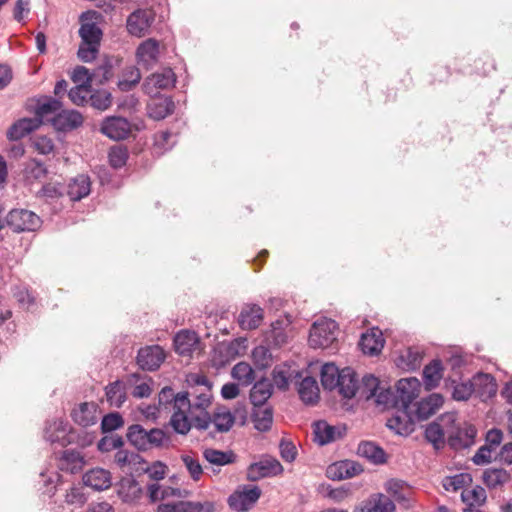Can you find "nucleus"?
Segmentation results:
<instances>
[{
  "mask_svg": "<svg viewBox=\"0 0 512 512\" xmlns=\"http://www.w3.org/2000/svg\"><path fill=\"white\" fill-rule=\"evenodd\" d=\"M193 381L202 386L201 391L181 392L174 397V413L170 424L175 432L185 435L192 425L199 430H206L211 424L207 409L211 405L212 394L204 376H196Z\"/></svg>",
  "mask_w": 512,
  "mask_h": 512,
  "instance_id": "nucleus-1",
  "label": "nucleus"
},
{
  "mask_svg": "<svg viewBox=\"0 0 512 512\" xmlns=\"http://www.w3.org/2000/svg\"><path fill=\"white\" fill-rule=\"evenodd\" d=\"M337 328V323L332 319H318L310 329L309 345L314 349L330 347L337 339Z\"/></svg>",
  "mask_w": 512,
  "mask_h": 512,
  "instance_id": "nucleus-2",
  "label": "nucleus"
},
{
  "mask_svg": "<svg viewBox=\"0 0 512 512\" xmlns=\"http://www.w3.org/2000/svg\"><path fill=\"white\" fill-rule=\"evenodd\" d=\"M176 75L171 68H164L147 77L143 83V90L151 97H156L160 90L174 87Z\"/></svg>",
  "mask_w": 512,
  "mask_h": 512,
  "instance_id": "nucleus-3",
  "label": "nucleus"
},
{
  "mask_svg": "<svg viewBox=\"0 0 512 512\" xmlns=\"http://www.w3.org/2000/svg\"><path fill=\"white\" fill-rule=\"evenodd\" d=\"M155 20V14L149 9H137L127 18V30L135 37H144L149 34Z\"/></svg>",
  "mask_w": 512,
  "mask_h": 512,
  "instance_id": "nucleus-4",
  "label": "nucleus"
},
{
  "mask_svg": "<svg viewBox=\"0 0 512 512\" xmlns=\"http://www.w3.org/2000/svg\"><path fill=\"white\" fill-rule=\"evenodd\" d=\"M421 383L417 378H403L396 384V398L399 408L412 409V402L418 397Z\"/></svg>",
  "mask_w": 512,
  "mask_h": 512,
  "instance_id": "nucleus-5",
  "label": "nucleus"
},
{
  "mask_svg": "<svg viewBox=\"0 0 512 512\" xmlns=\"http://www.w3.org/2000/svg\"><path fill=\"white\" fill-rule=\"evenodd\" d=\"M261 490L257 486L243 487L237 490L228 498L230 508L237 512H245L249 510L260 498Z\"/></svg>",
  "mask_w": 512,
  "mask_h": 512,
  "instance_id": "nucleus-6",
  "label": "nucleus"
},
{
  "mask_svg": "<svg viewBox=\"0 0 512 512\" xmlns=\"http://www.w3.org/2000/svg\"><path fill=\"white\" fill-rule=\"evenodd\" d=\"M61 107L62 103L58 99L52 97L38 99L34 107V130L41 124H51Z\"/></svg>",
  "mask_w": 512,
  "mask_h": 512,
  "instance_id": "nucleus-7",
  "label": "nucleus"
},
{
  "mask_svg": "<svg viewBox=\"0 0 512 512\" xmlns=\"http://www.w3.org/2000/svg\"><path fill=\"white\" fill-rule=\"evenodd\" d=\"M215 504L211 501H176L160 503L157 512H214Z\"/></svg>",
  "mask_w": 512,
  "mask_h": 512,
  "instance_id": "nucleus-8",
  "label": "nucleus"
},
{
  "mask_svg": "<svg viewBox=\"0 0 512 512\" xmlns=\"http://www.w3.org/2000/svg\"><path fill=\"white\" fill-rule=\"evenodd\" d=\"M396 413L387 420V427L399 435H409L414 431L415 418L412 409L396 408Z\"/></svg>",
  "mask_w": 512,
  "mask_h": 512,
  "instance_id": "nucleus-9",
  "label": "nucleus"
},
{
  "mask_svg": "<svg viewBox=\"0 0 512 512\" xmlns=\"http://www.w3.org/2000/svg\"><path fill=\"white\" fill-rule=\"evenodd\" d=\"M165 360V352L159 345L141 348L137 354V364L143 370H157Z\"/></svg>",
  "mask_w": 512,
  "mask_h": 512,
  "instance_id": "nucleus-10",
  "label": "nucleus"
},
{
  "mask_svg": "<svg viewBox=\"0 0 512 512\" xmlns=\"http://www.w3.org/2000/svg\"><path fill=\"white\" fill-rule=\"evenodd\" d=\"M283 472V467L276 459H264L249 466L247 477L249 480L257 481L261 478L276 476Z\"/></svg>",
  "mask_w": 512,
  "mask_h": 512,
  "instance_id": "nucleus-11",
  "label": "nucleus"
},
{
  "mask_svg": "<svg viewBox=\"0 0 512 512\" xmlns=\"http://www.w3.org/2000/svg\"><path fill=\"white\" fill-rule=\"evenodd\" d=\"M82 114L76 110H59L52 119L51 125L60 132H68L77 129L83 124Z\"/></svg>",
  "mask_w": 512,
  "mask_h": 512,
  "instance_id": "nucleus-12",
  "label": "nucleus"
},
{
  "mask_svg": "<svg viewBox=\"0 0 512 512\" xmlns=\"http://www.w3.org/2000/svg\"><path fill=\"white\" fill-rule=\"evenodd\" d=\"M264 317L263 309L257 304H245L238 315V324L243 330L258 328Z\"/></svg>",
  "mask_w": 512,
  "mask_h": 512,
  "instance_id": "nucleus-13",
  "label": "nucleus"
},
{
  "mask_svg": "<svg viewBox=\"0 0 512 512\" xmlns=\"http://www.w3.org/2000/svg\"><path fill=\"white\" fill-rule=\"evenodd\" d=\"M130 131V123L123 117H109L101 125V132L113 140L125 139Z\"/></svg>",
  "mask_w": 512,
  "mask_h": 512,
  "instance_id": "nucleus-14",
  "label": "nucleus"
},
{
  "mask_svg": "<svg viewBox=\"0 0 512 512\" xmlns=\"http://www.w3.org/2000/svg\"><path fill=\"white\" fill-rule=\"evenodd\" d=\"M313 440L323 446L336 441L343 435V430L339 426H333L326 421H317L313 424Z\"/></svg>",
  "mask_w": 512,
  "mask_h": 512,
  "instance_id": "nucleus-15",
  "label": "nucleus"
},
{
  "mask_svg": "<svg viewBox=\"0 0 512 512\" xmlns=\"http://www.w3.org/2000/svg\"><path fill=\"white\" fill-rule=\"evenodd\" d=\"M444 399L443 396L439 393H432L426 398H423L419 401L415 406L416 409L413 410L415 418L418 421L426 420L432 415H434L443 405Z\"/></svg>",
  "mask_w": 512,
  "mask_h": 512,
  "instance_id": "nucleus-16",
  "label": "nucleus"
},
{
  "mask_svg": "<svg viewBox=\"0 0 512 512\" xmlns=\"http://www.w3.org/2000/svg\"><path fill=\"white\" fill-rule=\"evenodd\" d=\"M83 483L95 491H103L111 487L112 476L108 470L97 467L83 475Z\"/></svg>",
  "mask_w": 512,
  "mask_h": 512,
  "instance_id": "nucleus-17",
  "label": "nucleus"
},
{
  "mask_svg": "<svg viewBox=\"0 0 512 512\" xmlns=\"http://www.w3.org/2000/svg\"><path fill=\"white\" fill-rule=\"evenodd\" d=\"M71 417L80 426L94 425L98 420V406L94 402L80 403L72 410Z\"/></svg>",
  "mask_w": 512,
  "mask_h": 512,
  "instance_id": "nucleus-18",
  "label": "nucleus"
},
{
  "mask_svg": "<svg viewBox=\"0 0 512 512\" xmlns=\"http://www.w3.org/2000/svg\"><path fill=\"white\" fill-rule=\"evenodd\" d=\"M362 472V467L353 461H340L327 468V476L333 480L352 478Z\"/></svg>",
  "mask_w": 512,
  "mask_h": 512,
  "instance_id": "nucleus-19",
  "label": "nucleus"
},
{
  "mask_svg": "<svg viewBox=\"0 0 512 512\" xmlns=\"http://www.w3.org/2000/svg\"><path fill=\"white\" fill-rule=\"evenodd\" d=\"M474 393L482 400H487L496 395L497 384L495 379L486 373H478L472 378Z\"/></svg>",
  "mask_w": 512,
  "mask_h": 512,
  "instance_id": "nucleus-20",
  "label": "nucleus"
},
{
  "mask_svg": "<svg viewBox=\"0 0 512 512\" xmlns=\"http://www.w3.org/2000/svg\"><path fill=\"white\" fill-rule=\"evenodd\" d=\"M69 430L68 422L62 419H55L46 424L44 438L51 443H59L64 446L68 442L67 435Z\"/></svg>",
  "mask_w": 512,
  "mask_h": 512,
  "instance_id": "nucleus-21",
  "label": "nucleus"
},
{
  "mask_svg": "<svg viewBox=\"0 0 512 512\" xmlns=\"http://www.w3.org/2000/svg\"><path fill=\"white\" fill-rule=\"evenodd\" d=\"M159 55V43L154 39H147L137 48L138 63L149 69L155 65Z\"/></svg>",
  "mask_w": 512,
  "mask_h": 512,
  "instance_id": "nucleus-22",
  "label": "nucleus"
},
{
  "mask_svg": "<svg viewBox=\"0 0 512 512\" xmlns=\"http://www.w3.org/2000/svg\"><path fill=\"white\" fill-rule=\"evenodd\" d=\"M7 225L16 233L31 231L32 211L13 209L6 217Z\"/></svg>",
  "mask_w": 512,
  "mask_h": 512,
  "instance_id": "nucleus-23",
  "label": "nucleus"
},
{
  "mask_svg": "<svg viewBox=\"0 0 512 512\" xmlns=\"http://www.w3.org/2000/svg\"><path fill=\"white\" fill-rule=\"evenodd\" d=\"M199 338L195 332L182 330L174 337L175 351L182 356H190L195 350Z\"/></svg>",
  "mask_w": 512,
  "mask_h": 512,
  "instance_id": "nucleus-24",
  "label": "nucleus"
},
{
  "mask_svg": "<svg viewBox=\"0 0 512 512\" xmlns=\"http://www.w3.org/2000/svg\"><path fill=\"white\" fill-rule=\"evenodd\" d=\"M88 16L89 12H86L83 13L80 17L81 26L79 29V35L81 37V42L92 45H100L102 31L96 23L87 21Z\"/></svg>",
  "mask_w": 512,
  "mask_h": 512,
  "instance_id": "nucleus-25",
  "label": "nucleus"
},
{
  "mask_svg": "<svg viewBox=\"0 0 512 512\" xmlns=\"http://www.w3.org/2000/svg\"><path fill=\"white\" fill-rule=\"evenodd\" d=\"M91 181L88 175L80 174L68 183L67 195L72 201H79L89 195Z\"/></svg>",
  "mask_w": 512,
  "mask_h": 512,
  "instance_id": "nucleus-26",
  "label": "nucleus"
},
{
  "mask_svg": "<svg viewBox=\"0 0 512 512\" xmlns=\"http://www.w3.org/2000/svg\"><path fill=\"white\" fill-rule=\"evenodd\" d=\"M359 346L365 354H378L384 346L382 332L377 328H373L370 332L362 334Z\"/></svg>",
  "mask_w": 512,
  "mask_h": 512,
  "instance_id": "nucleus-27",
  "label": "nucleus"
},
{
  "mask_svg": "<svg viewBox=\"0 0 512 512\" xmlns=\"http://www.w3.org/2000/svg\"><path fill=\"white\" fill-rule=\"evenodd\" d=\"M58 465L61 470L73 474L80 471L84 467L85 460L79 451L68 449L62 452Z\"/></svg>",
  "mask_w": 512,
  "mask_h": 512,
  "instance_id": "nucleus-28",
  "label": "nucleus"
},
{
  "mask_svg": "<svg viewBox=\"0 0 512 512\" xmlns=\"http://www.w3.org/2000/svg\"><path fill=\"white\" fill-rule=\"evenodd\" d=\"M394 502L384 494H374L357 512H394Z\"/></svg>",
  "mask_w": 512,
  "mask_h": 512,
  "instance_id": "nucleus-29",
  "label": "nucleus"
},
{
  "mask_svg": "<svg viewBox=\"0 0 512 512\" xmlns=\"http://www.w3.org/2000/svg\"><path fill=\"white\" fill-rule=\"evenodd\" d=\"M126 385L127 382L116 380L105 387L106 399L110 406L120 408L126 402Z\"/></svg>",
  "mask_w": 512,
  "mask_h": 512,
  "instance_id": "nucleus-30",
  "label": "nucleus"
},
{
  "mask_svg": "<svg viewBox=\"0 0 512 512\" xmlns=\"http://www.w3.org/2000/svg\"><path fill=\"white\" fill-rule=\"evenodd\" d=\"M290 333V321L287 318L278 319L271 324V329L267 335L275 346H281L288 340Z\"/></svg>",
  "mask_w": 512,
  "mask_h": 512,
  "instance_id": "nucleus-31",
  "label": "nucleus"
},
{
  "mask_svg": "<svg viewBox=\"0 0 512 512\" xmlns=\"http://www.w3.org/2000/svg\"><path fill=\"white\" fill-rule=\"evenodd\" d=\"M336 388L344 398L351 399L355 396L359 388L357 387L355 372L351 368L342 369V376Z\"/></svg>",
  "mask_w": 512,
  "mask_h": 512,
  "instance_id": "nucleus-32",
  "label": "nucleus"
},
{
  "mask_svg": "<svg viewBox=\"0 0 512 512\" xmlns=\"http://www.w3.org/2000/svg\"><path fill=\"white\" fill-rule=\"evenodd\" d=\"M510 480V474L503 468H488L482 474V481L489 489L503 486Z\"/></svg>",
  "mask_w": 512,
  "mask_h": 512,
  "instance_id": "nucleus-33",
  "label": "nucleus"
},
{
  "mask_svg": "<svg viewBox=\"0 0 512 512\" xmlns=\"http://www.w3.org/2000/svg\"><path fill=\"white\" fill-rule=\"evenodd\" d=\"M204 459L213 466H225L235 462L236 455L233 451H221L214 448H206L203 451Z\"/></svg>",
  "mask_w": 512,
  "mask_h": 512,
  "instance_id": "nucleus-34",
  "label": "nucleus"
},
{
  "mask_svg": "<svg viewBox=\"0 0 512 512\" xmlns=\"http://www.w3.org/2000/svg\"><path fill=\"white\" fill-rule=\"evenodd\" d=\"M357 453L360 457L366 458L375 464H382L385 462V452L381 447L373 442H361L358 445Z\"/></svg>",
  "mask_w": 512,
  "mask_h": 512,
  "instance_id": "nucleus-35",
  "label": "nucleus"
},
{
  "mask_svg": "<svg viewBox=\"0 0 512 512\" xmlns=\"http://www.w3.org/2000/svg\"><path fill=\"white\" fill-rule=\"evenodd\" d=\"M272 384L269 380L263 379L254 384L250 392V400L252 404L263 406L272 394Z\"/></svg>",
  "mask_w": 512,
  "mask_h": 512,
  "instance_id": "nucleus-36",
  "label": "nucleus"
},
{
  "mask_svg": "<svg viewBox=\"0 0 512 512\" xmlns=\"http://www.w3.org/2000/svg\"><path fill=\"white\" fill-rule=\"evenodd\" d=\"M298 393L301 400L306 404H314L319 397V388L313 377H305L299 384Z\"/></svg>",
  "mask_w": 512,
  "mask_h": 512,
  "instance_id": "nucleus-37",
  "label": "nucleus"
},
{
  "mask_svg": "<svg viewBox=\"0 0 512 512\" xmlns=\"http://www.w3.org/2000/svg\"><path fill=\"white\" fill-rule=\"evenodd\" d=\"M254 428L260 432L270 430L273 423V412L269 407L257 406L252 414Z\"/></svg>",
  "mask_w": 512,
  "mask_h": 512,
  "instance_id": "nucleus-38",
  "label": "nucleus"
},
{
  "mask_svg": "<svg viewBox=\"0 0 512 512\" xmlns=\"http://www.w3.org/2000/svg\"><path fill=\"white\" fill-rule=\"evenodd\" d=\"M235 422V418L226 407L217 408L211 416V423L214 424L218 432H228Z\"/></svg>",
  "mask_w": 512,
  "mask_h": 512,
  "instance_id": "nucleus-39",
  "label": "nucleus"
},
{
  "mask_svg": "<svg viewBox=\"0 0 512 512\" xmlns=\"http://www.w3.org/2000/svg\"><path fill=\"white\" fill-rule=\"evenodd\" d=\"M148 115L154 120H162L174 110V103L170 98L153 100L148 104Z\"/></svg>",
  "mask_w": 512,
  "mask_h": 512,
  "instance_id": "nucleus-40",
  "label": "nucleus"
},
{
  "mask_svg": "<svg viewBox=\"0 0 512 512\" xmlns=\"http://www.w3.org/2000/svg\"><path fill=\"white\" fill-rule=\"evenodd\" d=\"M151 379L142 380V376L137 373L130 374L127 377V384L134 385L132 396L137 399L147 398L152 393Z\"/></svg>",
  "mask_w": 512,
  "mask_h": 512,
  "instance_id": "nucleus-41",
  "label": "nucleus"
},
{
  "mask_svg": "<svg viewBox=\"0 0 512 512\" xmlns=\"http://www.w3.org/2000/svg\"><path fill=\"white\" fill-rule=\"evenodd\" d=\"M442 364L439 360H433L423 370L424 384L427 390H431L438 386L442 378Z\"/></svg>",
  "mask_w": 512,
  "mask_h": 512,
  "instance_id": "nucleus-42",
  "label": "nucleus"
},
{
  "mask_svg": "<svg viewBox=\"0 0 512 512\" xmlns=\"http://www.w3.org/2000/svg\"><path fill=\"white\" fill-rule=\"evenodd\" d=\"M341 376L342 370H339L333 363H326L322 366L321 383L325 389H336Z\"/></svg>",
  "mask_w": 512,
  "mask_h": 512,
  "instance_id": "nucleus-43",
  "label": "nucleus"
},
{
  "mask_svg": "<svg viewBox=\"0 0 512 512\" xmlns=\"http://www.w3.org/2000/svg\"><path fill=\"white\" fill-rule=\"evenodd\" d=\"M30 133H32V118L25 117L14 122L7 130L6 136L9 141H18Z\"/></svg>",
  "mask_w": 512,
  "mask_h": 512,
  "instance_id": "nucleus-44",
  "label": "nucleus"
},
{
  "mask_svg": "<svg viewBox=\"0 0 512 512\" xmlns=\"http://www.w3.org/2000/svg\"><path fill=\"white\" fill-rule=\"evenodd\" d=\"M385 490L397 501H406L410 494L409 485L398 479H390L386 481Z\"/></svg>",
  "mask_w": 512,
  "mask_h": 512,
  "instance_id": "nucleus-45",
  "label": "nucleus"
},
{
  "mask_svg": "<svg viewBox=\"0 0 512 512\" xmlns=\"http://www.w3.org/2000/svg\"><path fill=\"white\" fill-rule=\"evenodd\" d=\"M461 499L469 506H483L486 503L487 494L483 487L475 486L472 489L463 490Z\"/></svg>",
  "mask_w": 512,
  "mask_h": 512,
  "instance_id": "nucleus-46",
  "label": "nucleus"
},
{
  "mask_svg": "<svg viewBox=\"0 0 512 512\" xmlns=\"http://www.w3.org/2000/svg\"><path fill=\"white\" fill-rule=\"evenodd\" d=\"M232 377L236 379L241 385L248 386L254 379V370L246 362L236 364L232 369Z\"/></svg>",
  "mask_w": 512,
  "mask_h": 512,
  "instance_id": "nucleus-47",
  "label": "nucleus"
},
{
  "mask_svg": "<svg viewBox=\"0 0 512 512\" xmlns=\"http://www.w3.org/2000/svg\"><path fill=\"white\" fill-rule=\"evenodd\" d=\"M129 442L139 450H147V430L141 425L135 424L129 427L127 432Z\"/></svg>",
  "mask_w": 512,
  "mask_h": 512,
  "instance_id": "nucleus-48",
  "label": "nucleus"
},
{
  "mask_svg": "<svg viewBox=\"0 0 512 512\" xmlns=\"http://www.w3.org/2000/svg\"><path fill=\"white\" fill-rule=\"evenodd\" d=\"M140 79L141 74L139 69L130 66L124 71L122 78L118 82V87L121 91H130L139 83Z\"/></svg>",
  "mask_w": 512,
  "mask_h": 512,
  "instance_id": "nucleus-49",
  "label": "nucleus"
},
{
  "mask_svg": "<svg viewBox=\"0 0 512 512\" xmlns=\"http://www.w3.org/2000/svg\"><path fill=\"white\" fill-rule=\"evenodd\" d=\"M475 435V428L466 426L459 429L455 437L450 438V444L454 447H468L473 443Z\"/></svg>",
  "mask_w": 512,
  "mask_h": 512,
  "instance_id": "nucleus-50",
  "label": "nucleus"
},
{
  "mask_svg": "<svg viewBox=\"0 0 512 512\" xmlns=\"http://www.w3.org/2000/svg\"><path fill=\"white\" fill-rule=\"evenodd\" d=\"M472 482V477L468 473H460L443 479V487L447 491H457Z\"/></svg>",
  "mask_w": 512,
  "mask_h": 512,
  "instance_id": "nucleus-51",
  "label": "nucleus"
},
{
  "mask_svg": "<svg viewBox=\"0 0 512 512\" xmlns=\"http://www.w3.org/2000/svg\"><path fill=\"white\" fill-rule=\"evenodd\" d=\"M176 135L169 131H161L154 137V149L156 153L162 154L170 150L175 144Z\"/></svg>",
  "mask_w": 512,
  "mask_h": 512,
  "instance_id": "nucleus-52",
  "label": "nucleus"
},
{
  "mask_svg": "<svg viewBox=\"0 0 512 512\" xmlns=\"http://www.w3.org/2000/svg\"><path fill=\"white\" fill-rule=\"evenodd\" d=\"M380 389V381L373 375H365L359 388L360 394L367 400L374 398Z\"/></svg>",
  "mask_w": 512,
  "mask_h": 512,
  "instance_id": "nucleus-53",
  "label": "nucleus"
},
{
  "mask_svg": "<svg viewBox=\"0 0 512 512\" xmlns=\"http://www.w3.org/2000/svg\"><path fill=\"white\" fill-rule=\"evenodd\" d=\"M374 398L378 406H383L384 408H399L396 391H392L390 388L380 387Z\"/></svg>",
  "mask_w": 512,
  "mask_h": 512,
  "instance_id": "nucleus-54",
  "label": "nucleus"
},
{
  "mask_svg": "<svg viewBox=\"0 0 512 512\" xmlns=\"http://www.w3.org/2000/svg\"><path fill=\"white\" fill-rule=\"evenodd\" d=\"M90 104L98 110H106L112 104V95L106 90H97L90 95Z\"/></svg>",
  "mask_w": 512,
  "mask_h": 512,
  "instance_id": "nucleus-55",
  "label": "nucleus"
},
{
  "mask_svg": "<svg viewBox=\"0 0 512 512\" xmlns=\"http://www.w3.org/2000/svg\"><path fill=\"white\" fill-rule=\"evenodd\" d=\"M181 460L185 468L187 469L190 477L194 481H198L203 474V468L199 460L190 454H183L181 456Z\"/></svg>",
  "mask_w": 512,
  "mask_h": 512,
  "instance_id": "nucleus-56",
  "label": "nucleus"
},
{
  "mask_svg": "<svg viewBox=\"0 0 512 512\" xmlns=\"http://www.w3.org/2000/svg\"><path fill=\"white\" fill-rule=\"evenodd\" d=\"M90 95V87L86 84H78L68 92V96L72 103L78 106L86 103L88 99H90Z\"/></svg>",
  "mask_w": 512,
  "mask_h": 512,
  "instance_id": "nucleus-57",
  "label": "nucleus"
},
{
  "mask_svg": "<svg viewBox=\"0 0 512 512\" xmlns=\"http://www.w3.org/2000/svg\"><path fill=\"white\" fill-rule=\"evenodd\" d=\"M124 424L123 418L119 413H110L103 417L101 422L102 432H112Z\"/></svg>",
  "mask_w": 512,
  "mask_h": 512,
  "instance_id": "nucleus-58",
  "label": "nucleus"
},
{
  "mask_svg": "<svg viewBox=\"0 0 512 512\" xmlns=\"http://www.w3.org/2000/svg\"><path fill=\"white\" fill-rule=\"evenodd\" d=\"M128 158L127 150L121 146H115L110 149L109 162L114 168H121L126 164Z\"/></svg>",
  "mask_w": 512,
  "mask_h": 512,
  "instance_id": "nucleus-59",
  "label": "nucleus"
},
{
  "mask_svg": "<svg viewBox=\"0 0 512 512\" xmlns=\"http://www.w3.org/2000/svg\"><path fill=\"white\" fill-rule=\"evenodd\" d=\"M474 393L472 379L467 382H461L454 386L453 398L458 401L468 400Z\"/></svg>",
  "mask_w": 512,
  "mask_h": 512,
  "instance_id": "nucleus-60",
  "label": "nucleus"
},
{
  "mask_svg": "<svg viewBox=\"0 0 512 512\" xmlns=\"http://www.w3.org/2000/svg\"><path fill=\"white\" fill-rule=\"evenodd\" d=\"M252 358L258 367L265 368L270 364L271 353L266 347L258 346L253 349Z\"/></svg>",
  "mask_w": 512,
  "mask_h": 512,
  "instance_id": "nucleus-61",
  "label": "nucleus"
},
{
  "mask_svg": "<svg viewBox=\"0 0 512 512\" xmlns=\"http://www.w3.org/2000/svg\"><path fill=\"white\" fill-rule=\"evenodd\" d=\"M425 437L429 442L436 445L440 442H443L444 431L439 423L432 422L428 424L425 429Z\"/></svg>",
  "mask_w": 512,
  "mask_h": 512,
  "instance_id": "nucleus-62",
  "label": "nucleus"
},
{
  "mask_svg": "<svg viewBox=\"0 0 512 512\" xmlns=\"http://www.w3.org/2000/svg\"><path fill=\"white\" fill-rule=\"evenodd\" d=\"M166 441L167 437L163 430L158 428L147 430V450L152 447H160Z\"/></svg>",
  "mask_w": 512,
  "mask_h": 512,
  "instance_id": "nucleus-63",
  "label": "nucleus"
},
{
  "mask_svg": "<svg viewBox=\"0 0 512 512\" xmlns=\"http://www.w3.org/2000/svg\"><path fill=\"white\" fill-rule=\"evenodd\" d=\"M123 445V440L120 436L110 435L103 437L98 442V449L101 452H108L114 449H118Z\"/></svg>",
  "mask_w": 512,
  "mask_h": 512,
  "instance_id": "nucleus-64",
  "label": "nucleus"
}]
</instances>
